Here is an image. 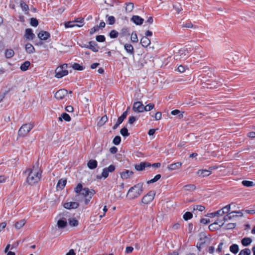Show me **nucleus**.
<instances>
[{"label":"nucleus","instance_id":"a19ab883","mask_svg":"<svg viewBox=\"0 0 255 255\" xmlns=\"http://www.w3.org/2000/svg\"><path fill=\"white\" fill-rule=\"evenodd\" d=\"M134 7V4L132 2H128L126 3V10L127 12H130L132 10Z\"/></svg>","mask_w":255,"mask_h":255},{"label":"nucleus","instance_id":"79ce46f5","mask_svg":"<svg viewBox=\"0 0 255 255\" xmlns=\"http://www.w3.org/2000/svg\"><path fill=\"white\" fill-rule=\"evenodd\" d=\"M160 178H161V175L157 174L155 176V177L153 179H151L148 180L147 182V183L150 184V183H153L154 182H155L157 181H158Z\"/></svg>","mask_w":255,"mask_h":255},{"label":"nucleus","instance_id":"4468645a","mask_svg":"<svg viewBox=\"0 0 255 255\" xmlns=\"http://www.w3.org/2000/svg\"><path fill=\"white\" fill-rule=\"evenodd\" d=\"M211 173L210 170L200 169L197 171V174L199 177H204L209 176Z\"/></svg>","mask_w":255,"mask_h":255},{"label":"nucleus","instance_id":"f8f14e48","mask_svg":"<svg viewBox=\"0 0 255 255\" xmlns=\"http://www.w3.org/2000/svg\"><path fill=\"white\" fill-rule=\"evenodd\" d=\"M63 206L67 209H76L79 206V204L76 202H70L65 203Z\"/></svg>","mask_w":255,"mask_h":255},{"label":"nucleus","instance_id":"2f4dec72","mask_svg":"<svg viewBox=\"0 0 255 255\" xmlns=\"http://www.w3.org/2000/svg\"><path fill=\"white\" fill-rule=\"evenodd\" d=\"M14 54V52L12 49H6L5 51V56L6 58H10Z\"/></svg>","mask_w":255,"mask_h":255},{"label":"nucleus","instance_id":"09e8293b","mask_svg":"<svg viewBox=\"0 0 255 255\" xmlns=\"http://www.w3.org/2000/svg\"><path fill=\"white\" fill-rule=\"evenodd\" d=\"M154 105L152 103H150V104L147 105L146 106H144V109H145V110H144V111H146V112L150 111L151 110H152L154 108Z\"/></svg>","mask_w":255,"mask_h":255},{"label":"nucleus","instance_id":"c03bdc74","mask_svg":"<svg viewBox=\"0 0 255 255\" xmlns=\"http://www.w3.org/2000/svg\"><path fill=\"white\" fill-rule=\"evenodd\" d=\"M222 216L220 210L213 213L208 214V217L213 218L216 216Z\"/></svg>","mask_w":255,"mask_h":255},{"label":"nucleus","instance_id":"5fc2aeb1","mask_svg":"<svg viewBox=\"0 0 255 255\" xmlns=\"http://www.w3.org/2000/svg\"><path fill=\"white\" fill-rule=\"evenodd\" d=\"M20 7L24 11H27L29 10L28 6L23 1L20 2Z\"/></svg>","mask_w":255,"mask_h":255},{"label":"nucleus","instance_id":"f03ea898","mask_svg":"<svg viewBox=\"0 0 255 255\" xmlns=\"http://www.w3.org/2000/svg\"><path fill=\"white\" fill-rule=\"evenodd\" d=\"M143 191V183H138L128 190L127 196L130 200L139 196Z\"/></svg>","mask_w":255,"mask_h":255},{"label":"nucleus","instance_id":"c756f323","mask_svg":"<svg viewBox=\"0 0 255 255\" xmlns=\"http://www.w3.org/2000/svg\"><path fill=\"white\" fill-rule=\"evenodd\" d=\"M84 18H77L74 20V23H76V26L77 27H82L84 25Z\"/></svg>","mask_w":255,"mask_h":255},{"label":"nucleus","instance_id":"2eb2a0df","mask_svg":"<svg viewBox=\"0 0 255 255\" xmlns=\"http://www.w3.org/2000/svg\"><path fill=\"white\" fill-rule=\"evenodd\" d=\"M224 225V223L222 221H221V224H219L218 222H214L209 226V228L211 231L217 230L220 229Z\"/></svg>","mask_w":255,"mask_h":255},{"label":"nucleus","instance_id":"1a4fd4ad","mask_svg":"<svg viewBox=\"0 0 255 255\" xmlns=\"http://www.w3.org/2000/svg\"><path fill=\"white\" fill-rule=\"evenodd\" d=\"M234 213L240 214V216H242L243 215L242 213H241L240 211L232 212L230 213L229 215L225 216L224 217L223 220H218L215 222H218L219 224H221V221H222V222L224 223V222H225L226 221H228V220H231L233 217H234L235 216V215H232V214H234Z\"/></svg>","mask_w":255,"mask_h":255},{"label":"nucleus","instance_id":"0e129e2a","mask_svg":"<svg viewBox=\"0 0 255 255\" xmlns=\"http://www.w3.org/2000/svg\"><path fill=\"white\" fill-rule=\"evenodd\" d=\"M235 224L234 223H229L226 225L225 228L227 230L232 229L235 228Z\"/></svg>","mask_w":255,"mask_h":255},{"label":"nucleus","instance_id":"0eeeda50","mask_svg":"<svg viewBox=\"0 0 255 255\" xmlns=\"http://www.w3.org/2000/svg\"><path fill=\"white\" fill-rule=\"evenodd\" d=\"M191 51V48H190L189 51L188 49L187 48H183L182 49H180L178 51V52L175 55V57H176L177 59L178 58V57H179V58L184 59L186 58V56L188 55L189 52Z\"/></svg>","mask_w":255,"mask_h":255},{"label":"nucleus","instance_id":"20e7f679","mask_svg":"<svg viewBox=\"0 0 255 255\" xmlns=\"http://www.w3.org/2000/svg\"><path fill=\"white\" fill-rule=\"evenodd\" d=\"M34 126L31 123H28L22 125L18 130V135L25 136L32 129Z\"/></svg>","mask_w":255,"mask_h":255},{"label":"nucleus","instance_id":"13d9d810","mask_svg":"<svg viewBox=\"0 0 255 255\" xmlns=\"http://www.w3.org/2000/svg\"><path fill=\"white\" fill-rule=\"evenodd\" d=\"M205 209V207L202 205H195L193 207V210H198L199 211H203Z\"/></svg>","mask_w":255,"mask_h":255},{"label":"nucleus","instance_id":"39448f33","mask_svg":"<svg viewBox=\"0 0 255 255\" xmlns=\"http://www.w3.org/2000/svg\"><path fill=\"white\" fill-rule=\"evenodd\" d=\"M144 105L141 102H136L133 104L132 110L136 113H142L144 112Z\"/></svg>","mask_w":255,"mask_h":255},{"label":"nucleus","instance_id":"338daca9","mask_svg":"<svg viewBox=\"0 0 255 255\" xmlns=\"http://www.w3.org/2000/svg\"><path fill=\"white\" fill-rule=\"evenodd\" d=\"M137 119L134 116L129 117L128 118V123L131 125Z\"/></svg>","mask_w":255,"mask_h":255},{"label":"nucleus","instance_id":"393cba45","mask_svg":"<svg viewBox=\"0 0 255 255\" xmlns=\"http://www.w3.org/2000/svg\"><path fill=\"white\" fill-rule=\"evenodd\" d=\"M25 50L29 54L33 53L35 51V48L30 43H27L25 45Z\"/></svg>","mask_w":255,"mask_h":255},{"label":"nucleus","instance_id":"f3484780","mask_svg":"<svg viewBox=\"0 0 255 255\" xmlns=\"http://www.w3.org/2000/svg\"><path fill=\"white\" fill-rule=\"evenodd\" d=\"M38 38L42 40H46L50 37V34L46 31H41L38 34Z\"/></svg>","mask_w":255,"mask_h":255},{"label":"nucleus","instance_id":"b1692460","mask_svg":"<svg viewBox=\"0 0 255 255\" xmlns=\"http://www.w3.org/2000/svg\"><path fill=\"white\" fill-rule=\"evenodd\" d=\"M67 181L66 179H60L59 180L57 185V188L59 189H62L66 185Z\"/></svg>","mask_w":255,"mask_h":255},{"label":"nucleus","instance_id":"8fccbe9b","mask_svg":"<svg viewBox=\"0 0 255 255\" xmlns=\"http://www.w3.org/2000/svg\"><path fill=\"white\" fill-rule=\"evenodd\" d=\"M192 217H193V215L191 212H187L184 214L183 217L185 220L187 221V220L191 219L192 218Z\"/></svg>","mask_w":255,"mask_h":255},{"label":"nucleus","instance_id":"dca6fc26","mask_svg":"<svg viewBox=\"0 0 255 255\" xmlns=\"http://www.w3.org/2000/svg\"><path fill=\"white\" fill-rule=\"evenodd\" d=\"M131 21L136 25H141L144 19L138 15H133L131 18Z\"/></svg>","mask_w":255,"mask_h":255},{"label":"nucleus","instance_id":"cd10ccee","mask_svg":"<svg viewBox=\"0 0 255 255\" xmlns=\"http://www.w3.org/2000/svg\"><path fill=\"white\" fill-rule=\"evenodd\" d=\"M171 114L174 116H177L179 119H182L183 117V112H181L179 110L172 111Z\"/></svg>","mask_w":255,"mask_h":255},{"label":"nucleus","instance_id":"a211bd4d","mask_svg":"<svg viewBox=\"0 0 255 255\" xmlns=\"http://www.w3.org/2000/svg\"><path fill=\"white\" fill-rule=\"evenodd\" d=\"M133 173L132 171L126 170L121 173V177L123 179H127L131 176Z\"/></svg>","mask_w":255,"mask_h":255},{"label":"nucleus","instance_id":"412c9836","mask_svg":"<svg viewBox=\"0 0 255 255\" xmlns=\"http://www.w3.org/2000/svg\"><path fill=\"white\" fill-rule=\"evenodd\" d=\"M67 224V220L65 218L60 219L57 222V225L59 228H64Z\"/></svg>","mask_w":255,"mask_h":255},{"label":"nucleus","instance_id":"6ab92c4d","mask_svg":"<svg viewBox=\"0 0 255 255\" xmlns=\"http://www.w3.org/2000/svg\"><path fill=\"white\" fill-rule=\"evenodd\" d=\"M150 43V40L146 36H143L140 40V43L144 47H148Z\"/></svg>","mask_w":255,"mask_h":255},{"label":"nucleus","instance_id":"5701e85b","mask_svg":"<svg viewBox=\"0 0 255 255\" xmlns=\"http://www.w3.org/2000/svg\"><path fill=\"white\" fill-rule=\"evenodd\" d=\"M88 167L91 169H94L97 166V161L96 160H90L87 163Z\"/></svg>","mask_w":255,"mask_h":255},{"label":"nucleus","instance_id":"de8ad7c7","mask_svg":"<svg viewBox=\"0 0 255 255\" xmlns=\"http://www.w3.org/2000/svg\"><path fill=\"white\" fill-rule=\"evenodd\" d=\"M119 32L115 30H112L109 33V36L111 38H117Z\"/></svg>","mask_w":255,"mask_h":255},{"label":"nucleus","instance_id":"a18cd8bd","mask_svg":"<svg viewBox=\"0 0 255 255\" xmlns=\"http://www.w3.org/2000/svg\"><path fill=\"white\" fill-rule=\"evenodd\" d=\"M173 8L176 11V13L177 14L179 13V12L182 10V8L180 4L179 3H175L173 4Z\"/></svg>","mask_w":255,"mask_h":255},{"label":"nucleus","instance_id":"052dcab7","mask_svg":"<svg viewBox=\"0 0 255 255\" xmlns=\"http://www.w3.org/2000/svg\"><path fill=\"white\" fill-rule=\"evenodd\" d=\"M96 40L98 42H102L105 41V37L104 35H100L96 36Z\"/></svg>","mask_w":255,"mask_h":255},{"label":"nucleus","instance_id":"ddd939ff","mask_svg":"<svg viewBox=\"0 0 255 255\" xmlns=\"http://www.w3.org/2000/svg\"><path fill=\"white\" fill-rule=\"evenodd\" d=\"M24 36L27 39L32 40L35 37V34L31 28H27L25 30Z\"/></svg>","mask_w":255,"mask_h":255},{"label":"nucleus","instance_id":"a878e982","mask_svg":"<svg viewBox=\"0 0 255 255\" xmlns=\"http://www.w3.org/2000/svg\"><path fill=\"white\" fill-rule=\"evenodd\" d=\"M64 120L66 122H69L71 121V117L70 116L66 113L62 114L60 117H59V120L62 121V120Z\"/></svg>","mask_w":255,"mask_h":255},{"label":"nucleus","instance_id":"c9c22d12","mask_svg":"<svg viewBox=\"0 0 255 255\" xmlns=\"http://www.w3.org/2000/svg\"><path fill=\"white\" fill-rule=\"evenodd\" d=\"M68 221L69 225L72 227H76L78 225V221L75 218H70Z\"/></svg>","mask_w":255,"mask_h":255},{"label":"nucleus","instance_id":"58836bf2","mask_svg":"<svg viewBox=\"0 0 255 255\" xmlns=\"http://www.w3.org/2000/svg\"><path fill=\"white\" fill-rule=\"evenodd\" d=\"M251 255V250L248 248H246L244 250H241L238 255Z\"/></svg>","mask_w":255,"mask_h":255},{"label":"nucleus","instance_id":"f257e3e1","mask_svg":"<svg viewBox=\"0 0 255 255\" xmlns=\"http://www.w3.org/2000/svg\"><path fill=\"white\" fill-rule=\"evenodd\" d=\"M25 172L27 174L26 181L29 185L37 183L41 177V171L38 166H34L32 168H28Z\"/></svg>","mask_w":255,"mask_h":255},{"label":"nucleus","instance_id":"ea45409f","mask_svg":"<svg viewBox=\"0 0 255 255\" xmlns=\"http://www.w3.org/2000/svg\"><path fill=\"white\" fill-rule=\"evenodd\" d=\"M130 39L133 43H137L138 42V38L135 32H132L131 34Z\"/></svg>","mask_w":255,"mask_h":255},{"label":"nucleus","instance_id":"bb28decb","mask_svg":"<svg viewBox=\"0 0 255 255\" xmlns=\"http://www.w3.org/2000/svg\"><path fill=\"white\" fill-rule=\"evenodd\" d=\"M252 242V240L250 238H244L241 241L242 244L245 247L249 246Z\"/></svg>","mask_w":255,"mask_h":255},{"label":"nucleus","instance_id":"f704fd0d","mask_svg":"<svg viewBox=\"0 0 255 255\" xmlns=\"http://www.w3.org/2000/svg\"><path fill=\"white\" fill-rule=\"evenodd\" d=\"M25 224V220H21L15 223V227L17 229H20Z\"/></svg>","mask_w":255,"mask_h":255},{"label":"nucleus","instance_id":"603ef678","mask_svg":"<svg viewBox=\"0 0 255 255\" xmlns=\"http://www.w3.org/2000/svg\"><path fill=\"white\" fill-rule=\"evenodd\" d=\"M30 24L31 26L36 27L38 24V21L35 18H31L30 19Z\"/></svg>","mask_w":255,"mask_h":255},{"label":"nucleus","instance_id":"4c0bfd02","mask_svg":"<svg viewBox=\"0 0 255 255\" xmlns=\"http://www.w3.org/2000/svg\"><path fill=\"white\" fill-rule=\"evenodd\" d=\"M72 67L74 70H76L82 71L84 69V67L82 65L76 63H74Z\"/></svg>","mask_w":255,"mask_h":255},{"label":"nucleus","instance_id":"3c124183","mask_svg":"<svg viewBox=\"0 0 255 255\" xmlns=\"http://www.w3.org/2000/svg\"><path fill=\"white\" fill-rule=\"evenodd\" d=\"M121 134L124 136H128L129 135L128 130L126 128H123L121 129Z\"/></svg>","mask_w":255,"mask_h":255},{"label":"nucleus","instance_id":"37998d69","mask_svg":"<svg viewBox=\"0 0 255 255\" xmlns=\"http://www.w3.org/2000/svg\"><path fill=\"white\" fill-rule=\"evenodd\" d=\"M64 25L66 28H71L76 26V23H74V21H67L64 23Z\"/></svg>","mask_w":255,"mask_h":255},{"label":"nucleus","instance_id":"4be33fe9","mask_svg":"<svg viewBox=\"0 0 255 255\" xmlns=\"http://www.w3.org/2000/svg\"><path fill=\"white\" fill-rule=\"evenodd\" d=\"M124 47L126 51L129 54L133 55L134 54V49L131 44L127 43L125 45Z\"/></svg>","mask_w":255,"mask_h":255},{"label":"nucleus","instance_id":"bf43d9fd","mask_svg":"<svg viewBox=\"0 0 255 255\" xmlns=\"http://www.w3.org/2000/svg\"><path fill=\"white\" fill-rule=\"evenodd\" d=\"M124 120L122 119V118H119L116 124L113 127V129H116L118 128V127L119 126V125L123 123Z\"/></svg>","mask_w":255,"mask_h":255},{"label":"nucleus","instance_id":"864d4df0","mask_svg":"<svg viewBox=\"0 0 255 255\" xmlns=\"http://www.w3.org/2000/svg\"><path fill=\"white\" fill-rule=\"evenodd\" d=\"M121 141V138L120 136H116L113 139V143L115 145H119Z\"/></svg>","mask_w":255,"mask_h":255},{"label":"nucleus","instance_id":"7c9ffc66","mask_svg":"<svg viewBox=\"0 0 255 255\" xmlns=\"http://www.w3.org/2000/svg\"><path fill=\"white\" fill-rule=\"evenodd\" d=\"M230 251L234 254H236L239 251V246L237 244H233L230 247Z\"/></svg>","mask_w":255,"mask_h":255},{"label":"nucleus","instance_id":"6e6552de","mask_svg":"<svg viewBox=\"0 0 255 255\" xmlns=\"http://www.w3.org/2000/svg\"><path fill=\"white\" fill-rule=\"evenodd\" d=\"M94 193L95 192L94 190L90 191L89 188H84L80 193V196H82L83 198L88 197L89 199H91Z\"/></svg>","mask_w":255,"mask_h":255},{"label":"nucleus","instance_id":"69168bd1","mask_svg":"<svg viewBox=\"0 0 255 255\" xmlns=\"http://www.w3.org/2000/svg\"><path fill=\"white\" fill-rule=\"evenodd\" d=\"M195 26L190 22H188L182 25V27L193 28Z\"/></svg>","mask_w":255,"mask_h":255},{"label":"nucleus","instance_id":"c85d7f7f","mask_svg":"<svg viewBox=\"0 0 255 255\" xmlns=\"http://www.w3.org/2000/svg\"><path fill=\"white\" fill-rule=\"evenodd\" d=\"M30 65V63L28 61H26L21 65L20 69L22 71H25L28 69Z\"/></svg>","mask_w":255,"mask_h":255},{"label":"nucleus","instance_id":"9d476101","mask_svg":"<svg viewBox=\"0 0 255 255\" xmlns=\"http://www.w3.org/2000/svg\"><path fill=\"white\" fill-rule=\"evenodd\" d=\"M68 92L64 89L59 90L55 94V97L58 100L63 99L67 95Z\"/></svg>","mask_w":255,"mask_h":255},{"label":"nucleus","instance_id":"7ed1b4c3","mask_svg":"<svg viewBox=\"0 0 255 255\" xmlns=\"http://www.w3.org/2000/svg\"><path fill=\"white\" fill-rule=\"evenodd\" d=\"M68 65L64 64L61 65L55 69V77L57 78H61L63 77L66 76L68 74L67 70Z\"/></svg>","mask_w":255,"mask_h":255},{"label":"nucleus","instance_id":"423d86ee","mask_svg":"<svg viewBox=\"0 0 255 255\" xmlns=\"http://www.w3.org/2000/svg\"><path fill=\"white\" fill-rule=\"evenodd\" d=\"M155 195V194L153 191H149L142 198V202L145 204H148L153 200Z\"/></svg>","mask_w":255,"mask_h":255},{"label":"nucleus","instance_id":"9b49d317","mask_svg":"<svg viewBox=\"0 0 255 255\" xmlns=\"http://www.w3.org/2000/svg\"><path fill=\"white\" fill-rule=\"evenodd\" d=\"M86 48L91 49L94 52L98 51L99 49L97 44L94 41H90L89 44L87 45Z\"/></svg>","mask_w":255,"mask_h":255},{"label":"nucleus","instance_id":"aec40b11","mask_svg":"<svg viewBox=\"0 0 255 255\" xmlns=\"http://www.w3.org/2000/svg\"><path fill=\"white\" fill-rule=\"evenodd\" d=\"M182 165V163L177 162L171 164L168 166V169L170 170H177L180 168Z\"/></svg>","mask_w":255,"mask_h":255},{"label":"nucleus","instance_id":"49530a36","mask_svg":"<svg viewBox=\"0 0 255 255\" xmlns=\"http://www.w3.org/2000/svg\"><path fill=\"white\" fill-rule=\"evenodd\" d=\"M242 183L244 186L246 187H252L254 185V182L251 181L244 180Z\"/></svg>","mask_w":255,"mask_h":255},{"label":"nucleus","instance_id":"e2e57ef3","mask_svg":"<svg viewBox=\"0 0 255 255\" xmlns=\"http://www.w3.org/2000/svg\"><path fill=\"white\" fill-rule=\"evenodd\" d=\"M99 29V27H98V25H96L90 29V34L92 35V34H94L95 32H96V31H98Z\"/></svg>","mask_w":255,"mask_h":255},{"label":"nucleus","instance_id":"473e14b6","mask_svg":"<svg viewBox=\"0 0 255 255\" xmlns=\"http://www.w3.org/2000/svg\"><path fill=\"white\" fill-rule=\"evenodd\" d=\"M83 189L84 188H83V186L81 184L79 183L77 185L74 189V191L77 193V196H80V193L82 191Z\"/></svg>","mask_w":255,"mask_h":255},{"label":"nucleus","instance_id":"6e6d98bb","mask_svg":"<svg viewBox=\"0 0 255 255\" xmlns=\"http://www.w3.org/2000/svg\"><path fill=\"white\" fill-rule=\"evenodd\" d=\"M115 18L114 16H109L108 17V22L110 25H113L115 22Z\"/></svg>","mask_w":255,"mask_h":255},{"label":"nucleus","instance_id":"4d7b16f0","mask_svg":"<svg viewBox=\"0 0 255 255\" xmlns=\"http://www.w3.org/2000/svg\"><path fill=\"white\" fill-rule=\"evenodd\" d=\"M142 162H141L139 164L135 165V168L137 171H142L145 169Z\"/></svg>","mask_w":255,"mask_h":255},{"label":"nucleus","instance_id":"774afa93","mask_svg":"<svg viewBox=\"0 0 255 255\" xmlns=\"http://www.w3.org/2000/svg\"><path fill=\"white\" fill-rule=\"evenodd\" d=\"M187 67H185L183 65H180L178 66L177 70L180 73H183L184 71H185V70L186 69Z\"/></svg>","mask_w":255,"mask_h":255},{"label":"nucleus","instance_id":"72a5a7b5","mask_svg":"<svg viewBox=\"0 0 255 255\" xmlns=\"http://www.w3.org/2000/svg\"><path fill=\"white\" fill-rule=\"evenodd\" d=\"M231 209V205L229 204L226 206H225L224 207H223L222 209H220L221 213L222 215H224L225 214L228 213L230 211Z\"/></svg>","mask_w":255,"mask_h":255},{"label":"nucleus","instance_id":"e433bc0d","mask_svg":"<svg viewBox=\"0 0 255 255\" xmlns=\"http://www.w3.org/2000/svg\"><path fill=\"white\" fill-rule=\"evenodd\" d=\"M184 190L188 191H193L196 189L194 184H188L184 186Z\"/></svg>","mask_w":255,"mask_h":255},{"label":"nucleus","instance_id":"680f3d73","mask_svg":"<svg viewBox=\"0 0 255 255\" xmlns=\"http://www.w3.org/2000/svg\"><path fill=\"white\" fill-rule=\"evenodd\" d=\"M109 172L107 171L106 168L103 169V171L102 173V176L106 178L109 176Z\"/></svg>","mask_w":255,"mask_h":255}]
</instances>
